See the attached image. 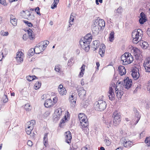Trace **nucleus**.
<instances>
[{"mask_svg": "<svg viewBox=\"0 0 150 150\" xmlns=\"http://www.w3.org/2000/svg\"><path fill=\"white\" fill-rule=\"evenodd\" d=\"M116 87L115 86V83H112L110 86L108 94V95L109 99L111 100H114L115 99V96L114 90L115 89Z\"/></svg>", "mask_w": 150, "mask_h": 150, "instance_id": "nucleus-7", "label": "nucleus"}, {"mask_svg": "<svg viewBox=\"0 0 150 150\" xmlns=\"http://www.w3.org/2000/svg\"><path fill=\"white\" fill-rule=\"evenodd\" d=\"M122 8L120 6L117 10V12L119 13H121L122 12Z\"/></svg>", "mask_w": 150, "mask_h": 150, "instance_id": "nucleus-53", "label": "nucleus"}, {"mask_svg": "<svg viewBox=\"0 0 150 150\" xmlns=\"http://www.w3.org/2000/svg\"><path fill=\"white\" fill-rule=\"evenodd\" d=\"M62 110L60 108H58L55 110L54 116V119L55 120L57 121L59 120L62 115Z\"/></svg>", "mask_w": 150, "mask_h": 150, "instance_id": "nucleus-9", "label": "nucleus"}, {"mask_svg": "<svg viewBox=\"0 0 150 150\" xmlns=\"http://www.w3.org/2000/svg\"><path fill=\"white\" fill-rule=\"evenodd\" d=\"M140 16L141 17L146 18V16L145 15L144 13L143 12H142L140 13Z\"/></svg>", "mask_w": 150, "mask_h": 150, "instance_id": "nucleus-56", "label": "nucleus"}, {"mask_svg": "<svg viewBox=\"0 0 150 150\" xmlns=\"http://www.w3.org/2000/svg\"><path fill=\"white\" fill-rule=\"evenodd\" d=\"M144 134H145V132H142L140 134V137H142Z\"/></svg>", "mask_w": 150, "mask_h": 150, "instance_id": "nucleus-64", "label": "nucleus"}, {"mask_svg": "<svg viewBox=\"0 0 150 150\" xmlns=\"http://www.w3.org/2000/svg\"><path fill=\"white\" fill-rule=\"evenodd\" d=\"M105 48V45H102L100 46L99 54L100 55L101 57H103L104 55Z\"/></svg>", "mask_w": 150, "mask_h": 150, "instance_id": "nucleus-23", "label": "nucleus"}, {"mask_svg": "<svg viewBox=\"0 0 150 150\" xmlns=\"http://www.w3.org/2000/svg\"><path fill=\"white\" fill-rule=\"evenodd\" d=\"M146 18L141 17L139 19V21L141 24H142L146 22Z\"/></svg>", "mask_w": 150, "mask_h": 150, "instance_id": "nucleus-41", "label": "nucleus"}, {"mask_svg": "<svg viewBox=\"0 0 150 150\" xmlns=\"http://www.w3.org/2000/svg\"><path fill=\"white\" fill-rule=\"evenodd\" d=\"M94 106L95 110L102 111L105 109L106 103L105 101L100 100L95 102L94 104Z\"/></svg>", "mask_w": 150, "mask_h": 150, "instance_id": "nucleus-3", "label": "nucleus"}, {"mask_svg": "<svg viewBox=\"0 0 150 150\" xmlns=\"http://www.w3.org/2000/svg\"><path fill=\"white\" fill-rule=\"evenodd\" d=\"M44 105L45 107L49 108L52 106L54 105V104L52 100L49 99L45 100Z\"/></svg>", "mask_w": 150, "mask_h": 150, "instance_id": "nucleus-21", "label": "nucleus"}, {"mask_svg": "<svg viewBox=\"0 0 150 150\" xmlns=\"http://www.w3.org/2000/svg\"><path fill=\"white\" fill-rule=\"evenodd\" d=\"M150 105V102L149 101H148L147 102H146L145 103V107L146 109H149Z\"/></svg>", "mask_w": 150, "mask_h": 150, "instance_id": "nucleus-46", "label": "nucleus"}, {"mask_svg": "<svg viewBox=\"0 0 150 150\" xmlns=\"http://www.w3.org/2000/svg\"><path fill=\"white\" fill-rule=\"evenodd\" d=\"M143 34L142 30L140 29H138L137 30L135 29L133 30L132 34L133 43H137L138 42H139V37H141V35Z\"/></svg>", "mask_w": 150, "mask_h": 150, "instance_id": "nucleus-4", "label": "nucleus"}, {"mask_svg": "<svg viewBox=\"0 0 150 150\" xmlns=\"http://www.w3.org/2000/svg\"><path fill=\"white\" fill-rule=\"evenodd\" d=\"M132 83V80L127 77L125 78L123 82H120L118 83L115 88V93L118 98H121L123 94V91H122L123 87L128 89L131 87Z\"/></svg>", "mask_w": 150, "mask_h": 150, "instance_id": "nucleus-1", "label": "nucleus"}, {"mask_svg": "<svg viewBox=\"0 0 150 150\" xmlns=\"http://www.w3.org/2000/svg\"><path fill=\"white\" fill-rule=\"evenodd\" d=\"M92 39V36L91 34H87L84 37L81 38L80 40L85 41L88 43H90Z\"/></svg>", "mask_w": 150, "mask_h": 150, "instance_id": "nucleus-16", "label": "nucleus"}, {"mask_svg": "<svg viewBox=\"0 0 150 150\" xmlns=\"http://www.w3.org/2000/svg\"><path fill=\"white\" fill-rule=\"evenodd\" d=\"M82 130L83 131V132L86 134L87 133H88V128H87V127H82Z\"/></svg>", "mask_w": 150, "mask_h": 150, "instance_id": "nucleus-49", "label": "nucleus"}, {"mask_svg": "<svg viewBox=\"0 0 150 150\" xmlns=\"http://www.w3.org/2000/svg\"><path fill=\"white\" fill-rule=\"evenodd\" d=\"M65 141L68 144H69L71 142V140L72 139V136L70 131L67 132L65 133Z\"/></svg>", "mask_w": 150, "mask_h": 150, "instance_id": "nucleus-18", "label": "nucleus"}, {"mask_svg": "<svg viewBox=\"0 0 150 150\" xmlns=\"http://www.w3.org/2000/svg\"><path fill=\"white\" fill-rule=\"evenodd\" d=\"M114 34L115 33L114 31L113 30H112L110 34L109 38L110 39V41L111 42H112L114 40Z\"/></svg>", "mask_w": 150, "mask_h": 150, "instance_id": "nucleus-38", "label": "nucleus"}, {"mask_svg": "<svg viewBox=\"0 0 150 150\" xmlns=\"http://www.w3.org/2000/svg\"><path fill=\"white\" fill-rule=\"evenodd\" d=\"M118 71H119V74L121 76L125 74L126 73V69L125 67L122 66H120L118 67Z\"/></svg>", "mask_w": 150, "mask_h": 150, "instance_id": "nucleus-22", "label": "nucleus"}, {"mask_svg": "<svg viewBox=\"0 0 150 150\" xmlns=\"http://www.w3.org/2000/svg\"><path fill=\"white\" fill-rule=\"evenodd\" d=\"M64 87H63V86L62 85V84H60L58 88V91H60L61 92V89L62 90V88H63Z\"/></svg>", "mask_w": 150, "mask_h": 150, "instance_id": "nucleus-59", "label": "nucleus"}, {"mask_svg": "<svg viewBox=\"0 0 150 150\" xmlns=\"http://www.w3.org/2000/svg\"><path fill=\"white\" fill-rule=\"evenodd\" d=\"M28 145L30 146H31L33 144V142L30 140H28L27 142Z\"/></svg>", "mask_w": 150, "mask_h": 150, "instance_id": "nucleus-57", "label": "nucleus"}, {"mask_svg": "<svg viewBox=\"0 0 150 150\" xmlns=\"http://www.w3.org/2000/svg\"><path fill=\"white\" fill-rule=\"evenodd\" d=\"M24 55L22 52L21 51L18 52L16 57V61L18 63L21 62L23 61V58Z\"/></svg>", "mask_w": 150, "mask_h": 150, "instance_id": "nucleus-15", "label": "nucleus"}, {"mask_svg": "<svg viewBox=\"0 0 150 150\" xmlns=\"http://www.w3.org/2000/svg\"><path fill=\"white\" fill-rule=\"evenodd\" d=\"M46 47V46H45V45H43L42 46L40 45L39 44L37 45L34 48L35 53L40 54L41 52L44 51Z\"/></svg>", "mask_w": 150, "mask_h": 150, "instance_id": "nucleus-11", "label": "nucleus"}, {"mask_svg": "<svg viewBox=\"0 0 150 150\" xmlns=\"http://www.w3.org/2000/svg\"><path fill=\"white\" fill-rule=\"evenodd\" d=\"M78 95L79 97H82L86 95V92L83 87H81L77 89Z\"/></svg>", "mask_w": 150, "mask_h": 150, "instance_id": "nucleus-19", "label": "nucleus"}, {"mask_svg": "<svg viewBox=\"0 0 150 150\" xmlns=\"http://www.w3.org/2000/svg\"><path fill=\"white\" fill-rule=\"evenodd\" d=\"M27 126V128L26 129V132L27 134H30L31 133V131L33 129V127L28 125Z\"/></svg>", "mask_w": 150, "mask_h": 150, "instance_id": "nucleus-34", "label": "nucleus"}, {"mask_svg": "<svg viewBox=\"0 0 150 150\" xmlns=\"http://www.w3.org/2000/svg\"><path fill=\"white\" fill-rule=\"evenodd\" d=\"M78 117L82 127H87L88 123L86 116L83 113H80Z\"/></svg>", "mask_w": 150, "mask_h": 150, "instance_id": "nucleus-6", "label": "nucleus"}, {"mask_svg": "<svg viewBox=\"0 0 150 150\" xmlns=\"http://www.w3.org/2000/svg\"><path fill=\"white\" fill-rule=\"evenodd\" d=\"M27 123L28 125H30V126H33V125L35 124V121L34 120H32L30 122H28Z\"/></svg>", "mask_w": 150, "mask_h": 150, "instance_id": "nucleus-43", "label": "nucleus"}, {"mask_svg": "<svg viewBox=\"0 0 150 150\" xmlns=\"http://www.w3.org/2000/svg\"><path fill=\"white\" fill-rule=\"evenodd\" d=\"M68 112H67V113H66L64 116V117L62 119L60 122L61 126H62V124H63L64 123H65V121L67 120H68V119H69V116Z\"/></svg>", "mask_w": 150, "mask_h": 150, "instance_id": "nucleus-28", "label": "nucleus"}, {"mask_svg": "<svg viewBox=\"0 0 150 150\" xmlns=\"http://www.w3.org/2000/svg\"><path fill=\"white\" fill-rule=\"evenodd\" d=\"M35 11L36 12L38 15H40V8L38 7H36L35 9Z\"/></svg>", "mask_w": 150, "mask_h": 150, "instance_id": "nucleus-50", "label": "nucleus"}, {"mask_svg": "<svg viewBox=\"0 0 150 150\" xmlns=\"http://www.w3.org/2000/svg\"><path fill=\"white\" fill-rule=\"evenodd\" d=\"M147 34L149 36H150V28H148L147 30L146 31Z\"/></svg>", "mask_w": 150, "mask_h": 150, "instance_id": "nucleus-62", "label": "nucleus"}, {"mask_svg": "<svg viewBox=\"0 0 150 150\" xmlns=\"http://www.w3.org/2000/svg\"><path fill=\"white\" fill-rule=\"evenodd\" d=\"M143 66L146 72H150V57H149L145 60Z\"/></svg>", "mask_w": 150, "mask_h": 150, "instance_id": "nucleus-12", "label": "nucleus"}, {"mask_svg": "<svg viewBox=\"0 0 150 150\" xmlns=\"http://www.w3.org/2000/svg\"><path fill=\"white\" fill-rule=\"evenodd\" d=\"M94 129L95 131L96 134V133H98V131L99 130V128L98 127L95 126L94 127Z\"/></svg>", "mask_w": 150, "mask_h": 150, "instance_id": "nucleus-60", "label": "nucleus"}, {"mask_svg": "<svg viewBox=\"0 0 150 150\" xmlns=\"http://www.w3.org/2000/svg\"><path fill=\"white\" fill-rule=\"evenodd\" d=\"M60 91L61 92L59 91L60 94L63 95L66 94V93L67 92L64 88H62V90L61 89Z\"/></svg>", "mask_w": 150, "mask_h": 150, "instance_id": "nucleus-44", "label": "nucleus"}, {"mask_svg": "<svg viewBox=\"0 0 150 150\" xmlns=\"http://www.w3.org/2000/svg\"><path fill=\"white\" fill-rule=\"evenodd\" d=\"M74 20V18L73 16H71V14L70 16L69 20V22H73Z\"/></svg>", "mask_w": 150, "mask_h": 150, "instance_id": "nucleus-58", "label": "nucleus"}, {"mask_svg": "<svg viewBox=\"0 0 150 150\" xmlns=\"http://www.w3.org/2000/svg\"><path fill=\"white\" fill-rule=\"evenodd\" d=\"M103 123L105 124L108 128L111 127V119H107L103 120Z\"/></svg>", "mask_w": 150, "mask_h": 150, "instance_id": "nucleus-29", "label": "nucleus"}, {"mask_svg": "<svg viewBox=\"0 0 150 150\" xmlns=\"http://www.w3.org/2000/svg\"><path fill=\"white\" fill-rule=\"evenodd\" d=\"M0 3L5 6H7V4L6 2V0H0Z\"/></svg>", "mask_w": 150, "mask_h": 150, "instance_id": "nucleus-51", "label": "nucleus"}, {"mask_svg": "<svg viewBox=\"0 0 150 150\" xmlns=\"http://www.w3.org/2000/svg\"><path fill=\"white\" fill-rule=\"evenodd\" d=\"M58 100L57 98L56 97H55L53 98V102L54 105L56 103Z\"/></svg>", "mask_w": 150, "mask_h": 150, "instance_id": "nucleus-55", "label": "nucleus"}, {"mask_svg": "<svg viewBox=\"0 0 150 150\" xmlns=\"http://www.w3.org/2000/svg\"><path fill=\"white\" fill-rule=\"evenodd\" d=\"M113 119V125L116 126L118 125L121 121V115L120 113L118 112L117 111L114 112L112 115Z\"/></svg>", "mask_w": 150, "mask_h": 150, "instance_id": "nucleus-5", "label": "nucleus"}, {"mask_svg": "<svg viewBox=\"0 0 150 150\" xmlns=\"http://www.w3.org/2000/svg\"><path fill=\"white\" fill-rule=\"evenodd\" d=\"M23 22L27 25L29 27H31L33 26L32 24L28 21L23 20Z\"/></svg>", "mask_w": 150, "mask_h": 150, "instance_id": "nucleus-45", "label": "nucleus"}, {"mask_svg": "<svg viewBox=\"0 0 150 150\" xmlns=\"http://www.w3.org/2000/svg\"><path fill=\"white\" fill-rule=\"evenodd\" d=\"M48 133H46L44 134L43 138V143L44 145L46 146L48 144L47 136Z\"/></svg>", "mask_w": 150, "mask_h": 150, "instance_id": "nucleus-26", "label": "nucleus"}, {"mask_svg": "<svg viewBox=\"0 0 150 150\" xmlns=\"http://www.w3.org/2000/svg\"><path fill=\"white\" fill-rule=\"evenodd\" d=\"M1 34L2 36H7L8 35V32H4V31H1Z\"/></svg>", "mask_w": 150, "mask_h": 150, "instance_id": "nucleus-48", "label": "nucleus"}, {"mask_svg": "<svg viewBox=\"0 0 150 150\" xmlns=\"http://www.w3.org/2000/svg\"><path fill=\"white\" fill-rule=\"evenodd\" d=\"M73 59L71 58L68 61V65H72V62L73 61Z\"/></svg>", "mask_w": 150, "mask_h": 150, "instance_id": "nucleus-54", "label": "nucleus"}, {"mask_svg": "<svg viewBox=\"0 0 150 150\" xmlns=\"http://www.w3.org/2000/svg\"><path fill=\"white\" fill-rule=\"evenodd\" d=\"M105 141L107 146H109L111 144V142L108 139H105Z\"/></svg>", "mask_w": 150, "mask_h": 150, "instance_id": "nucleus-52", "label": "nucleus"}, {"mask_svg": "<svg viewBox=\"0 0 150 150\" xmlns=\"http://www.w3.org/2000/svg\"><path fill=\"white\" fill-rule=\"evenodd\" d=\"M98 25L100 30L103 29L105 25L104 21L103 19H100L98 21Z\"/></svg>", "mask_w": 150, "mask_h": 150, "instance_id": "nucleus-24", "label": "nucleus"}, {"mask_svg": "<svg viewBox=\"0 0 150 150\" xmlns=\"http://www.w3.org/2000/svg\"><path fill=\"white\" fill-rule=\"evenodd\" d=\"M124 146L126 147H128L131 146L132 144V143L131 142L125 140L123 143Z\"/></svg>", "mask_w": 150, "mask_h": 150, "instance_id": "nucleus-25", "label": "nucleus"}, {"mask_svg": "<svg viewBox=\"0 0 150 150\" xmlns=\"http://www.w3.org/2000/svg\"><path fill=\"white\" fill-rule=\"evenodd\" d=\"M132 50L136 58L137 59H138L141 54V51L137 48L134 47H133Z\"/></svg>", "mask_w": 150, "mask_h": 150, "instance_id": "nucleus-17", "label": "nucleus"}, {"mask_svg": "<svg viewBox=\"0 0 150 150\" xmlns=\"http://www.w3.org/2000/svg\"><path fill=\"white\" fill-rule=\"evenodd\" d=\"M140 44L142 48L144 49L147 48L148 46V43L145 41H142V42H141Z\"/></svg>", "mask_w": 150, "mask_h": 150, "instance_id": "nucleus-32", "label": "nucleus"}, {"mask_svg": "<svg viewBox=\"0 0 150 150\" xmlns=\"http://www.w3.org/2000/svg\"><path fill=\"white\" fill-rule=\"evenodd\" d=\"M69 100L71 102V105L72 106V107H74L76 103L75 99V98H70V99H69Z\"/></svg>", "mask_w": 150, "mask_h": 150, "instance_id": "nucleus-42", "label": "nucleus"}, {"mask_svg": "<svg viewBox=\"0 0 150 150\" xmlns=\"http://www.w3.org/2000/svg\"><path fill=\"white\" fill-rule=\"evenodd\" d=\"M42 83L40 82H36L34 86V88L35 90L39 89L41 87Z\"/></svg>", "mask_w": 150, "mask_h": 150, "instance_id": "nucleus-35", "label": "nucleus"}, {"mask_svg": "<svg viewBox=\"0 0 150 150\" xmlns=\"http://www.w3.org/2000/svg\"><path fill=\"white\" fill-rule=\"evenodd\" d=\"M134 111L135 119L136 120V121L135 122V125H136L138 122L140 120L141 115L139 114V112L136 109H134Z\"/></svg>", "mask_w": 150, "mask_h": 150, "instance_id": "nucleus-20", "label": "nucleus"}, {"mask_svg": "<svg viewBox=\"0 0 150 150\" xmlns=\"http://www.w3.org/2000/svg\"><path fill=\"white\" fill-rule=\"evenodd\" d=\"M80 44L81 47L86 52H88L90 48V44L88 43L85 41L80 40Z\"/></svg>", "mask_w": 150, "mask_h": 150, "instance_id": "nucleus-10", "label": "nucleus"}, {"mask_svg": "<svg viewBox=\"0 0 150 150\" xmlns=\"http://www.w3.org/2000/svg\"><path fill=\"white\" fill-rule=\"evenodd\" d=\"M24 108L26 110L29 111L31 109L32 107L29 104L27 103L25 105Z\"/></svg>", "mask_w": 150, "mask_h": 150, "instance_id": "nucleus-40", "label": "nucleus"}, {"mask_svg": "<svg viewBox=\"0 0 150 150\" xmlns=\"http://www.w3.org/2000/svg\"><path fill=\"white\" fill-rule=\"evenodd\" d=\"M93 47L95 49V50L97 49L99 47L100 45L99 42L98 40H95L93 42Z\"/></svg>", "mask_w": 150, "mask_h": 150, "instance_id": "nucleus-31", "label": "nucleus"}, {"mask_svg": "<svg viewBox=\"0 0 150 150\" xmlns=\"http://www.w3.org/2000/svg\"><path fill=\"white\" fill-rule=\"evenodd\" d=\"M59 1V0H54L53 3L51 6V8L53 9L56 7Z\"/></svg>", "mask_w": 150, "mask_h": 150, "instance_id": "nucleus-36", "label": "nucleus"}, {"mask_svg": "<svg viewBox=\"0 0 150 150\" xmlns=\"http://www.w3.org/2000/svg\"><path fill=\"white\" fill-rule=\"evenodd\" d=\"M2 100L4 103H5L7 102L8 100V99L7 98V96L5 94L3 97Z\"/></svg>", "mask_w": 150, "mask_h": 150, "instance_id": "nucleus-47", "label": "nucleus"}, {"mask_svg": "<svg viewBox=\"0 0 150 150\" xmlns=\"http://www.w3.org/2000/svg\"><path fill=\"white\" fill-rule=\"evenodd\" d=\"M132 75L135 80L137 79L140 76L138 69L136 67L133 68L132 69Z\"/></svg>", "mask_w": 150, "mask_h": 150, "instance_id": "nucleus-13", "label": "nucleus"}, {"mask_svg": "<svg viewBox=\"0 0 150 150\" xmlns=\"http://www.w3.org/2000/svg\"><path fill=\"white\" fill-rule=\"evenodd\" d=\"M28 36L27 34H25L23 35V38L24 40H26L28 38L31 40H33L35 39V35L34 32L30 29L27 31Z\"/></svg>", "mask_w": 150, "mask_h": 150, "instance_id": "nucleus-8", "label": "nucleus"}, {"mask_svg": "<svg viewBox=\"0 0 150 150\" xmlns=\"http://www.w3.org/2000/svg\"><path fill=\"white\" fill-rule=\"evenodd\" d=\"M35 53V52L34 49L32 48L28 50V54L29 56H32Z\"/></svg>", "mask_w": 150, "mask_h": 150, "instance_id": "nucleus-37", "label": "nucleus"}, {"mask_svg": "<svg viewBox=\"0 0 150 150\" xmlns=\"http://www.w3.org/2000/svg\"><path fill=\"white\" fill-rule=\"evenodd\" d=\"M120 59L122 61V63L124 65H127L132 62L133 60V57L129 52H125L122 55Z\"/></svg>", "mask_w": 150, "mask_h": 150, "instance_id": "nucleus-2", "label": "nucleus"}, {"mask_svg": "<svg viewBox=\"0 0 150 150\" xmlns=\"http://www.w3.org/2000/svg\"><path fill=\"white\" fill-rule=\"evenodd\" d=\"M85 65L83 64L81 67L80 68L81 70V71L80 72V73L79 75V76L80 77H83L85 69Z\"/></svg>", "mask_w": 150, "mask_h": 150, "instance_id": "nucleus-30", "label": "nucleus"}, {"mask_svg": "<svg viewBox=\"0 0 150 150\" xmlns=\"http://www.w3.org/2000/svg\"><path fill=\"white\" fill-rule=\"evenodd\" d=\"M95 21L94 23V24L93 25L92 28V30L93 33L95 35H97L99 33L100 28H99L98 25V21Z\"/></svg>", "mask_w": 150, "mask_h": 150, "instance_id": "nucleus-14", "label": "nucleus"}, {"mask_svg": "<svg viewBox=\"0 0 150 150\" xmlns=\"http://www.w3.org/2000/svg\"><path fill=\"white\" fill-rule=\"evenodd\" d=\"M49 43V42L48 41L46 40L44 42V45H45V46H46L47 45H48Z\"/></svg>", "mask_w": 150, "mask_h": 150, "instance_id": "nucleus-61", "label": "nucleus"}, {"mask_svg": "<svg viewBox=\"0 0 150 150\" xmlns=\"http://www.w3.org/2000/svg\"><path fill=\"white\" fill-rule=\"evenodd\" d=\"M62 67L60 64L56 65L54 68L55 71L59 74H61L62 71Z\"/></svg>", "mask_w": 150, "mask_h": 150, "instance_id": "nucleus-27", "label": "nucleus"}, {"mask_svg": "<svg viewBox=\"0 0 150 150\" xmlns=\"http://www.w3.org/2000/svg\"><path fill=\"white\" fill-rule=\"evenodd\" d=\"M36 78V76H29L26 77L27 79L29 81H33Z\"/></svg>", "mask_w": 150, "mask_h": 150, "instance_id": "nucleus-39", "label": "nucleus"}, {"mask_svg": "<svg viewBox=\"0 0 150 150\" xmlns=\"http://www.w3.org/2000/svg\"><path fill=\"white\" fill-rule=\"evenodd\" d=\"M10 22L13 25L15 26L17 24V19L16 18H13L12 19L11 17Z\"/></svg>", "mask_w": 150, "mask_h": 150, "instance_id": "nucleus-33", "label": "nucleus"}, {"mask_svg": "<svg viewBox=\"0 0 150 150\" xmlns=\"http://www.w3.org/2000/svg\"><path fill=\"white\" fill-rule=\"evenodd\" d=\"M80 83H81V85L82 86H83L84 85L85 83H84V82L83 81V79H82L81 80V81Z\"/></svg>", "mask_w": 150, "mask_h": 150, "instance_id": "nucleus-63", "label": "nucleus"}]
</instances>
